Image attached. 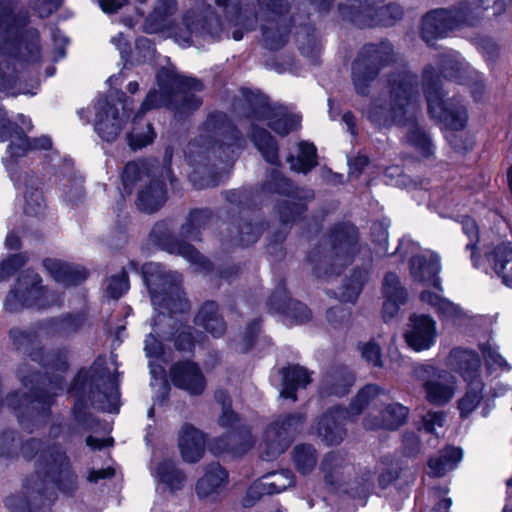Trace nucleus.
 <instances>
[{"label":"nucleus","mask_w":512,"mask_h":512,"mask_svg":"<svg viewBox=\"0 0 512 512\" xmlns=\"http://www.w3.org/2000/svg\"><path fill=\"white\" fill-rule=\"evenodd\" d=\"M157 80L160 87V93L153 90L150 91L142 102L138 112L132 121V128L127 133V140L133 149H140L152 143L155 138V132L152 126L147 123L144 127H140L138 120L143 115L154 108L167 106L171 104L172 96H178L183 99V103L177 109L180 111H188L200 106L201 101L194 95L187 94L190 91H200L202 84L193 78L178 75L172 69H163L157 74Z\"/></svg>","instance_id":"f257e3e1"},{"label":"nucleus","mask_w":512,"mask_h":512,"mask_svg":"<svg viewBox=\"0 0 512 512\" xmlns=\"http://www.w3.org/2000/svg\"><path fill=\"white\" fill-rule=\"evenodd\" d=\"M245 101L251 114L247 115L252 120L251 138L265 160L271 164L278 161V148L273 137L264 129L258 128L255 121L267 120L268 126L281 136L300 126L301 118L292 114L283 106H270L267 99L256 93L246 95Z\"/></svg>","instance_id":"f03ea898"},{"label":"nucleus","mask_w":512,"mask_h":512,"mask_svg":"<svg viewBox=\"0 0 512 512\" xmlns=\"http://www.w3.org/2000/svg\"><path fill=\"white\" fill-rule=\"evenodd\" d=\"M417 95L416 78L408 73H400L388 81V87L372 101L365 111L367 118L376 126L401 125L405 116L413 109Z\"/></svg>","instance_id":"7ed1b4c3"},{"label":"nucleus","mask_w":512,"mask_h":512,"mask_svg":"<svg viewBox=\"0 0 512 512\" xmlns=\"http://www.w3.org/2000/svg\"><path fill=\"white\" fill-rule=\"evenodd\" d=\"M143 275L148 287L151 302L156 310L172 314L182 313L189 308L180 289V276L166 272L159 263H147L143 266Z\"/></svg>","instance_id":"20e7f679"},{"label":"nucleus","mask_w":512,"mask_h":512,"mask_svg":"<svg viewBox=\"0 0 512 512\" xmlns=\"http://www.w3.org/2000/svg\"><path fill=\"white\" fill-rule=\"evenodd\" d=\"M122 180L129 193L134 186L138 187L137 205L142 211L151 213L164 204L166 192L163 180H159L157 172L149 171L145 164L128 163L125 166Z\"/></svg>","instance_id":"39448f33"},{"label":"nucleus","mask_w":512,"mask_h":512,"mask_svg":"<svg viewBox=\"0 0 512 512\" xmlns=\"http://www.w3.org/2000/svg\"><path fill=\"white\" fill-rule=\"evenodd\" d=\"M40 277L34 272H27L22 275L6 298V308L9 311H16L24 306H37L39 308L56 303L52 295L39 286Z\"/></svg>","instance_id":"423d86ee"},{"label":"nucleus","mask_w":512,"mask_h":512,"mask_svg":"<svg viewBox=\"0 0 512 512\" xmlns=\"http://www.w3.org/2000/svg\"><path fill=\"white\" fill-rule=\"evenodd\" d=\"M132 103L127 99H119L115 103L101 101L97 105L95 131L105 141L111 142L121 134Z\"/></svg>","instance_id":"0eeeda50"},{"label":"nucleus","mask_w":512,"mask_h":512,"mask_svg":"<svg viewBox=\"0 0 512 512\" xmlns=\"http://www.w3.org/2000/svg\"><path fill=\"white\" fill-rule=\"evenodd\" d=\"M305 417L301 413L286 416L271 424L264 434V450L267 459H271L284 452L290 439L300 432Z\"/></svg>","instance_id":"6e6552de"},{"label":"nucleus","mask_w":512,"mask_h":512,"mask_svg":"<svg viewBox=\"0 0 512 512\" xmlns=\"http://www.w3.org/2000/svg\"><path fill=\"white\" fill-rule=\"evenodd\" d=\"M445 80L446 69L444 66H429L424 71L423 85L428 111L431 117L439 122H445L448 118Z\"/></svg>","instance_id":"1a4fd4ad"},{"label":"nucleus","mask_w":512,"mask_h":512,"mask_svg":"<svg viewBox=\"0 0 512 512\" xmlns=\"http://www.w3.org/2000/svg\"><path fill=\"white\" fill-rule=\"evenodd\" d=\"M356 251L354 229L335 231L332 235L331 248L328 255L321 260V266H330L331 273H338V269L351 263Z\"/></svg>","instance_id":"9d476101"},{"label":"nucleus","mask_w":512,"mask_h":512,"mask_svg":"<svg viewBox=\"0 0 512 512\" xmlns=\"http://www.w3.org/2000/svg\"><path fill=\"white\" fill-rule=\"evenodd\" d=\"M437 335L435 321L423 314H414L409 318L404 338L407 345L415 351L429 349Z\"/></svg>","instance_id":"9b49d317"},{"label":"nucleus","mask_w":512,"mask_h":512,"mask_svg":"<svg viewBox=\"0 0 512 512\" xmlns=\"http://www.w3.org/2000/svg\"><path fill=\"white\" fill-rule=\"evenodd\" d=\"M351 420L348 410L335 408L327 411L317 422L316 432L328 445H336L346 436L344 423Z\"/></svg>","instance_id":"f8f14e48"},{"label":"nucleus","mask_w":512,"mask_h":512,"mask_svg":"<svg viewBox=\"0 0 512 512\" xmlns=\"http://www.w3.org/2000/svg\"><path fill=\"white\" fill-rule=\"evenodd\" d=\"M170 378L175 386L190 394H201L206 381L200 368L193 362H177L170 369Z\"/></svg>","instance_id":"ddd939ff"},{"label":"nucleus","mask_w":512,"mask_h":512,"mask_svg":"<svg viewBox=\"0 0 512 512\" xmlns=\"http://www.w3.org/2000/svg\"><path fill=\"white\" fill-rule=\"evenodd\" d=\"M177 446L184 462L197 463L206 451L205 434L191 425H184L179 431Z\"/></svg>","instance_id":"4468645a"},{"label":"nucleus","mask_w":512,"mask_h":512,"mask_svg":"<svg viewBox=\"0 0 512 512\" xmlns=\"http://www.w3.org/2000/svg\"><path fill=\"white\" fill-rule=\"evenodd\" d=\"M38 472L45 474L55 483L63 480L71 481L73 474L69 468V461L65 453L58 447L42 451L38 463Z\"/></svg>","instance_id":"2eb2a0df"},{"label":"nucleus","mask_w":512,"mask_h":512,"mask_svg":"<svg viewBox=\"0 0 512 512\" xmlns=\"http://www.w3.org/2000/svg\"><path fill=\"white\" fill-rule=\"evenodd\" d=\"M440 270L439 257L433 252L416 255L410 260V274L413 280L439 290H441L438 277Z\"/></svg>","instance_id":"dca6fc26"},{"label":"nucleus","mask_w":512,"mask_h":512,"mask_svg":"<svg viewBox=\"0 0 512 512\" xmlns=\"http://www.w3.org/2000/svg\"><path fill=\"white\" fill-rule=\"evenodd\" d=\"M228 483L226 470L217 463L208 465L203 476L197 481L195 491L204 501H215Z\"/></svg>","instance_id":"f3484780"},{"label":"nucleus","mask_w":512,"mask_h":512,"mask_svg":"<svg viewBox=\"0 0 512 512\" xmlns=\"http://www.w3.org/2000/svg\"><path fill=\"white\" fill-rule=\"evenodd\" d=\"M487 257L493 270L506 286L512 287V245L502 240V235L492 242Z\"/></svg>","instance_id":"a211bd4d"},{"label":"nucleus","mask_w":512,"mask_h":512,"mask_svg":"<svg viewBox=\"0 0 512 512\" xmlns=\"http://www.w3.org/2000/svg\"><path fill=\"white\" fill-rule=\"evenodd\" d=\"M466 362L471 367L472 372L466 370L463 378L468 384V391L459 403V408L463 415L472 412L479 404L481 399L482 382L478 379L479 359L471 353L464 354Z\"/></svg>","instance_id":"6ab92c4d"},{"label":"nucleus","mask_w":512,"mask_h":512,"mask_svg":"<svg viewBox=\"0 0 512 512\" xmlns=\"http://www.w3.org/2000/svg\"><path fill=\"white\" fill-rule=\"evenodd\" d=\"M408 417V409L399 404L392 403L385 407L378 415L369 414L363 420V426L367 430L397 429L403 425Z\"/></svg>","instance_id":"aec40b11"},{"label":"nucleus","mask_w":512,"mask_h":512,"mask_svg":"<svg viewBox=\"0 0 512 512\" xmlns=\"http://www.w3.org/2000/svg\"><path fill=\"white\" fill-rule=\"evenodd\" d=\"M97 392H93V398L99 402L100 408L107 411H115L119 402V391L116 377L106 370L93 375Z\"/></svg>","instance_id":"412c9836"},{"label":"nucleus","mask_w":512,"mask_h":512,"mask_svg":"<svg viewBox=\"0 0 512 512\" xmlns=\"http://www.w3.org/2000/svg\"><path fill=\"white\" fill-rule=\"evenodd\" d=\"M293 484V475L288 470L269 473L259 478L249 488L248 495L259 498L265 494H273L284 491Z\"/></svg>","instance_id":"4be33fe9"},{"label":"nucleus","mask_w":512,"mask_h":512,"mask_svg":"<svg viewBox=\"0 0 512 512\" xmlns=\"http://www.w3.org/2000/svg\"><path fill=\"white\" fill-rule=\"evenodd\" d=\"M427 379L424 383L426 399L434 405H442L448 398V376L444 369L429 367L426 370Z\"/></svg>","instance_id":"5701e85b"},{"label":"nucleus","mask_w":512,"mask_h":512,"mask_svg":"<svg viewBox=\"0 0 512 512\" xmlns=\"http://www.w3.org/2000/svg\"><path fill=\"white\" fill-rule=\"evenodd\" d=\"M254 443L255 439L251 431L247 428H242L225 437L215 439L212 449L216 453L232 452L234 454H241L252 448Z\"/></svg>","instance_id":"b1692460"},{"label":"nucleus","mask_w":512,"mask_h":512,"mask_svg":"<svg viewBox=\"0 0 512 512\" xmlns=\"http://www.w3.org/2000/svg\"><path fill=\"white\" fill-rule=\"evenodd\" d=\"M25 21V16L16 17L10 6L0 3V37L2 40V43H0V56L11 53L15 47V44L8 42L3 34L6 33L9 36L16 35L19 27L24 26Z\"/></svg>","instance_id":"393cba45"},{"label":"nucleus","mask_w":512,"mask_h":512,"mask_svg":"<svg viewBox=\"0 0 512 512\" xmlns=\"http://www.w3.org/2000/svg\"><path fill=\"white\" fill-rule=\"evenodd\" d=\"M448 27V12L445 9L428 13L422 24V37L429 46H434L439 39L445 38Z\"/></svg>","instance_id":"a878e982"},{"label":"nucleus","mask_w":512,"mask_h":512,"mask_svg":"<svg viewBox=\"0 0 512 512\" xmlns=\"http://www.w3.org/2000/svg\"><path fill=\"white\" fill-rule=\"evenodd\" d=\"M33 125L29 118L24 115L17 117V124H14L4 117V113L0 108V139L2 141L10 140L9 145L10 153H14L16 146L19 144V134L21 137H25V133L31 131Z\"/></svg>","instance_id":"bb28decb"},{"label":"nucleus","mask_w":512,"mask_h":512,"mask_svg":"<svg viewBox=\"0 0 512 512\" xmlns=\"http://www.w3.org/2000/svg\"><path fill=\"white\" fill-rule=\"evenodd\" d=\"M195 323L214 337L223 335L226 330V325L219 314L218 306L214 302H207L200 308L196 315Z\"/></svg>","instance_id":"cd10ccee"},{"label":"nucleus","mask_w":512,"mask_h":512,"mask_svg":"<svg viewBox=\"0 0 512 512\" xmlns=\"http://www.w3.org/2000/svg\"><path fill=\"white\" fill-rule=\"evenodd\" d=\"M264 42L270 49H278L287 41L289 26L286 19L274 15L262 25Z\"/></svg>","instance_id":"c85d7f7f"},{"label":"nucleus","mask_w":512,"mask_h":512,"mask_svg":"<svg viewBox=\"0 0 512 512\" xmlns=\"http://www.w3.org/2000/svg\"><path fill=\"white\" fill-rule=\"evenodd\" d=\"M283 381L280 395L284 398L296 400L295 392L298 388H304L310 383V376L306 369L299 366H290L282 371Z\"/></svg>","instance_id":"c756f323"},{"label":"nucleus","mask_w":512,"mask_h":512,"mask_svg":"<svg viewBox=\"0 0 512 512\" xmlns=\"http://www.w3.org/2000/svg\"><path fill=\"white\" fill-rule=\"evenodd\" d=\"M44 266L57 282L65 285L77 284L86 277L85 271L60 260L47 259L44 261Z\"/></svg>","instance_id":"7c9ffc66"},{"label":"nucleus","mask_w":512,"mask_h":512,"mask_svg":"<svg viewBox=\"0 0 512 512\" xmlns=\"http://www.w3.org/2000/svg\"><path fill=\"white\" fill-rule=\"evenodd\" d=\"M155 477L165 484L171 491L181 489L186 481V475L176 467L173 461H163L157 465Z\"/></svg>","instance_id":"2f4dec72"},{"label":"nucleus","mask_w":512,"mask_h":512,"mask_svg":"<svg viewBox=\"0 0 512 512\" xmlns=\"http://www.w3.org/2000/svg\"><path fill=\"white\" fill-rule=\"evenodd\" d=\"M353 384V378L351 375L344 372H335L327 374L321 385V393L323 395H345L349 387Z\"/></svg>","instance_id":"473e14b6"},{"label":"nucleus","mask_w":512,"mask_h":512,"mask_svg":"<svg viewBox=\"0 0 512 512\" xmlns=\"http://www.w3.org/2000/svg\"><path fill=\"white\" fill-rule=\"evenodd\" d=\"M287 161L292 170L307 173L317 164L316 148L313 144L302 142L299 144V155L297 158L289 156Z\"/></svg>","instance_id":"72a5a7b5"},{"label":"nucleus","mask_w":512,"mask_h":512,"mask_svg":"<svg viewBox=\"0 0 512 512\" xmlns=\"http://www.w3.org/2000/svg\"><path fill=\"white\" fill-rule=\"evenodd\" d=\"M378 69L370 67L368 61L357 59L352 66V75L355 88L359 94L365 95L369 83L376 77Z\"/></svg>","instance_id":"f704fd0d"},{"label":"nucleus","mask_w":512,"mask_h":512,"mask_svg":"<svg viewBox=\"0 0 512 512\" xmlns=\"http://www.w3.org/2000/svg\"><path fill=\"white\" fill-rule=\"evenodd\" d=\"M293 462L300 473H310L317 463L315 449L311 445H297L293 450Z\"/></svg>","instance_id":"c9c22d12"},{"label":"nucleus","mask_w":512,"mask_h":512,"mask_svg":"<svg viewBox=\"0 0 512 512\" xmlns=\"http://www.w3.org/2000/svg\"><path fill=\"white\" fill-rule=\"evenodd\" d=\"M380 390L375 385H367L358 392L348 411L349 417L353 420L357 417L374 399L379 395Z\"/></svg>","instance_id":"e433bc0d"},{"label":"nucleus","mask_w":512,"mask_h":512,"mask_svg":"<svg viewBox=\"0 0 512 512\" xmlns=\"http://www.w3.org/2000/svg\"><path fill=\"white\" fill-rule=\"evenodd\" d=\"M383 295L385 298H395L406 301L407 292L401 285L399 277L394 273H387L383 282Z\"/></svg>","instance_id":"4c0bfd02"},{"label":"nucleus","mask_w":512,"mask_h":512,"mask_svg":"<svg viewBox=\"0 0 512 512\" xmlns=\"http://www.w3.org/2000/svg\"><path fill=\"white\" fill-rule=\"evenodd\" d=\"M282 297L285 304L284 313L287 317L293 319L298 324L305 323L310 319L311 313L304 304L291 299L287 301L284 294Z\"/></svg>","instance_id":"58836bf2"},{"label":"nucleus","mask_w":512,"mask_h":512,"mask_svg":"<svg viewBox=\"0 0 512 512\" xmlns=\"http://www.w3.org/2000/svg\"><path fill=\"white\" fill-rule=\"evenodd\" d=\"M429 288L424 290L421 295V301L430 305L439 313H445L447 308V301L443 296V287L440 285L441 290L428 286Z\"/></svg>","instance_id":"ea45409f"},{"label":"nucleus","mask_w":512,"mask_h":512,"mask_svg":"<svg viewBox=\"0 0 512 512\" xmlns=\"http://www.w3.org/2000/svg\"><path fill=\"white\" fill-rule=\"evenodd\" d=\"M19 144L16 146V150L14 153H11L12 156H21L28 150H37V149H49L51 147V140L47 136H41L30 141L26 137L18 136Z\"/></svg>","instance_id":"a19ab883"},{"label":"nucleus","mask_w":512,"mask_h":512,"mask_svg":"<svg viewBox=\"0 0 512 512\" xmlns=\"http://www.w3.org/2000/svg\"><path fill=\"white\" fill-rule=\"evenodd\" d=\"M463 232L468 236L469 242L467 243V249L471 250V259L476 266L478 263V257L476 256V244L478 241V227L476 222L469 218L464 217L460 221Z\"/></svg>","instance_id":"79ce46f5"},{"label":"nucleus","mask_w":512,"mask_h":512,"mask_svg":"<svg viewBox=\"0 0 512 512\" xmlns=\"http://www.w3.org/2000/svg\"><path fill=\"white\" fill-rule=\"evenodd\" d=\"M468 123L466 106L461 102L450 103V130L461 131Z\"/></svg>","instance_id":"37998d69"},{"label":"nucleus","mask_w":512,"mask_h":512,"mask_svg":"<svg viewBox=\"0 0 512 512\" xmlns=\"http://www.w3.org/2000/svg\"><path fill=\"white\" fill-rule=\"evenodd\" d=\"M468 66L458 54H450V82L468 83Z\"/></svg>","instance_id":"c03bdc74"},{"label":"nucleus","mask_w":512,"mask_h":512,"mask_svg":"<svg viewBox=\"0 0 512 512\" xmlns=\"http://www.w3.org/2000/svg\"><path fill=\"white\" fill-rule=\"evenodd\" d=\"M445 414L432 412L428 413L423 418V429L428 432L435 434L436 436H445L446 429L444 427L445 424Z\"/></svg>","instance_id":"a18cd8bd"},{"label":"nucleus","mask_w":512,"mask_h":512,"mask_svg":"<svg viewBox=\"0 0 512 512\" xmlns=\"http://www.w3.org/2000/svg\"><path fill=\"white\" fill-rule=\"evenodd\" d=\"M129 289L128 277L125 272L110 278L107 286L109 297L118 299Z\"/></svg>","instance_id":"49530a36"},{"label":"nucleus","mask_w":512,"mask_h":512,"mask_svg":"<svg viewBox=\"0 0 512 512\" xmlns=\"http://www.w3.org/2000/svg\"><path fill=\"white\" fill-rule=\"evenodd\" d=\"M448 453L442 449L440 453L428 461V474L432 477H442L446 474Z\"/></svg>","instance_id":"de8ad7c7"},{"label":"nucleus","mask_w":512,"mask_h":512,"mask_svg":"<svg viewBox=\"0 0 512 512\" xmlns=\"http://www.w3.org/2000/svg\"><path fill=\"white\" fill-rule=\"evenodd\" d=\"M378 23L391 25L403 15L402 8L397 4H389L378 9Z\"/></svg>","instance_id":"09e8293b"},{"label":"nucleus","mask_w":512,"mask_h":512,"mask_svg":"<svg viewBox=\"0 0 512 512\" xmlns=\"http://www.w3.org/2000/svg\"><path fill=\"white\" fill-rule=\"evenodd\" d=\"M361 355L362 357L374 366H381V348L380 346L374 342L369 341L361 346Z\"/></svg>","instance_id":"8fccbe9b"},{"label":"nucleus","mask_w":512,"mask_h":512,"mask_svg":"<svg viewBox=\"0 0 512 512\" xmlns=\"http://www.w3.org/2000/svg\"><path fill=\"white\" fill-rule=\"evenodd\" d=\"M408 140L419 151L421 156L428 157L431 154V143L422 132L418 130L413 131Z\"/></svg>","instance_id":"3c124183"},{"label":"nucleus","mask_w":512,"mask_h":512,"mask_svg":"<svg viewBox=\"0 0 512 512\" xmlns=\"http://www.w3.org/2000/svg\"><path fill=\"white\" fill-rule=\"evenodd\" d=\"M43 195L40 191L35 190L25 194L24 210L27 214L37 215L43 206Z\"/></svg>","instance_id":"603ef678"},{"label":"nucleus","mask_w":512,"mask_h":512,"mask_svg":"<svg viewBox=\"0 0 512 512\" xmlns=\"http://www.w3.org/2000/svg\"><path fill=\"white\" fill-rule=\"evenodd\" d=\"M26 258L23 255H13L0 263V281L6 279L17 268L24 265Z\"/></svg>","instance_id":"864d4df0"},{"label":"nucleus","mask_w":512,"mask_h":512,"mask_svg":"<svg viewBox=\"0 0 512 512\" xmlns=\"http://www.w3.org/2000/svg\"><path fill=\"white\" fill-rule=\"evenodd\" d=\"M172 252L177 253L181 255L182 257L186 258L188 261L193 263H202V257L198 253L197 250L194 249L193 246L186 242H179L176 243L173 248Z\"/></svg>","instance_id":"5fc2aeb1"},{"label":"nucleus","mask_w":512,"mask_h":512,"mask_svg":"<svg viewBox=\"0 0 512 512\" xmlns=\"http://www.w3.org/2000/svg\"><path fill=\"white\" fill-rule=\"evenodd\" d=\"M62 4V0H35L34 9L40 17H48Z\"/></svg>","instance_id":"6e6d98bb"},{"label":"nucleus","mask_w":512,"mask_h":512,"mask_svg":"<svg viewBox=\"0 0 512 512\" xmlns=\"http://www.w3.org/2000/svg\"><path fill=\"white\" fill-rule=\"evenodd\" d=\"M237 418L235 413L231 410L230 407V400L224 399L222 401V412L219 416V424L224 427L228 428L233 426V424L236 422Z\"/></svg>","instance_id":"4d7b16f0"},{"label":"nucleus","mask_w":512,"mask_h":512,"mask_svg":"<svg viewBox=\"0 0 512 512\" xmlns=\"http://www.w3.org/2000/svg\"><path fill=\"white\" fill-rule=\"evenodd\" d=\"M201 218V213L197 212L192 214L188 224L182 228V235L190 240H197L199 235L198 223Z\"/></svg>","instance_id":"13d9d810"},{"label":"nucleus","mask_w":512,"mask_h":512,"mask_svg":"<svg viewBox=\"0 0 512 512\" xmlns=\"http://www.w3.org/2000/svg\"><path fill=\"white\" fill-rule=\"evenodd\" d=\"M144 350L146 352L147 357L158 358L161 356L163 352V346L154 335L150 334L145 339Z\"/></svg>","instance_id":"bf43d9fd"},{"label":"nucleus","mask_w":512,"mask_h":512,"mask_svg":"<svg viewBox=\"0 0 512 512\" xmlns=\"http://www.w3.org/2000/svg\"><path fill=\"white\" fill-rule=\"evenodd\" d=\"M272 181L268 183V190L279 193H286L288 191L289 183L282 177L280 171L274 169L271 172Z\"/></svg>","instance_id":"052dcab7"},{"label":"nucleus","mask_w":512,"mask_h":512,"mask_svg":"<svg viewBox=\"0 0 512 512\" xmlns=\"http://www.w3.org/2000/svg\"><path fill=\"white\" fill-rule=\"evenodd\" d=\"M176 0H157L154 13L157 17L163 18L176 11Z\"/></svg>","instance_id":"680f3d73"},{"label":"nucleus","mask_w":512,"mask_h":512,"mask_svg":"<svg viewBox=\"0 0 512 512\" xmlns=\"http://www.w3.org/2000/svg\"><path fill=\"white\" fill-rule=\"evenodd\" d=\"M406 301H400L395 298H385L383 303V317L387 319H391L397 315L400 306L403 305Z\"/></svg>","instance_id":"e2e57ef3"},{"label":"nucleus","mask_w":512,"mask_h":512,"mask_svg":"<svg viewBox=\"0 0 512 512\" xmlns=\"http://www.w3.org/2000/svg\"><path fill=\"white\" fill-rule=\"evenodd\" d=\"M465 353H471L478 359V357L473 352L458 351V352H454L452 355V360H449V363L450 364L452 363V365L455 366L459 370V372L461 373L462 376L464 375V372L466 370L472 372L471 367H469V365L466 362V358L464 356Z\"/></svg>","instance_id":"0e129e2a"},{"label":"nucleus","mask_w":512,"mask_h":512,"mask_svg":"<svg viewBox=\"0 0 512 512\" xmlns=\"http://www.w3.org/2000/svg\"><path fill=\"white\" fill-rule=\"evenodd\" d=\"M360 291L361 283L359 281H353L346 290L341 292L340 297L343 301L352 302L357 298Z\"/></svg>","instance_id":"69168bd1"},{"label":"nucleus","mask_w":512,"mask_h":512,"mask_svg":"<svg viewBox=\"0 0 512 512\" xmlns=\"http://www.w3.org/2000/svg\"><path fill=\"white\" fill-rule=\"evenodd\" d=\"M8 405L13 409H18L21 406H26L32 402L31 398L25 394H13L7 398Z\"/></svg>","instance_id":"338daca9"},{"label":"nucleus","mask_w":512,"mask_h":512,"mask_svg":"<svg viewBox=\"0 0 512 512\" xmlns=\"http://www.w3.org/2000/svg\"><path fill=\"white\" fill-rule=\"evenodd\" d=\"M175 346L181 351L191 350L193 346L191 334L189 332H181L175 341Z\"/></svg>","instance_id":"774afa93"}]
</instances>
